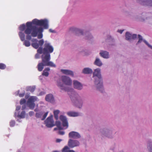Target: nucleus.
I'll return each instance as SVG.
<instances>
[{
  "instance_id": "5fc2aeb1",
  "label": "nucleus",
  "mask_w": 152,
  "mask_h": 152,
  "mask_svg": "<svg viewBox=\"0 0 152 152\" xmlns=\"http://www.w3.org/2000/svg\"><path fill=\"white\" fill-rule=\"evenodd\" d=\"M123 31V30H119L118 31V32H119L121 34Z\"/></svg>"
},
{
  "instance_id": "58836bf2",
  "label": "nucleus",
  "mask_w": 152,
  "mask_h": 152,
  "mask_svg": "<svg viewBox=\"0 0 152 152\" xmlns=\"http://www.w3.org/2000/svg\"><path fill=\"white\" fill-rule=\"evenodd\" d=\"M15 121H11L10 123V126L12 127L14 126L15 125Z\"/></svg>"
},
{
  "instance_id": "e433bc0d",
  "label": "nucleus",
  "mask_w": 152,
  "mask_h": 152,
  "mask_svg": "<svg viewBox=\"0 0 152 152\" xmlns=\"http://www.w3.org/2000/svg\"><path fill=\"white\" fill-rule=\"evenodd\" d=\"M42 115L41 113H36V117L37 118H40Z\"/></svg>"
},
{
  "instance_id": "4c0bfd02",
  "label": "nucleus",
  "mask_w": 152,
  "mask_h": 152,
  "mask_svg": "<svg viewBox=\"0 0 152 152\" xmlns=\"http://www.w3.org/2000/svg\"><path fill=\"white\" fill-rule=\"evenodd\" d=\"M26 102V100L25 99H22L20 101V104H23L25 103Z\"/></svg>"
},
{
  "instance_id": "4468645a",
  "label": "nucleus",
  "mask_w": 152,
  "mask_h": 152,
  "mask_svg": "<svg viewBox=\"0 0 152 152\" xmlns=\"http://www.w3.org/2000/svg\"><path fill=\"white\" fill-rule=\"evenodd\" d=\"M73 84L74 88L78 90H81L83 88V86L82 84L77 80H74Z\"/></svg>"
},
{
  "instance_id": "8fccbe9b",
  "label": "nucleus",
  "mask_w": 152,
  "mask_h": 152,
  "mask_svg": "<svg viewBox=\"0 0 152 152\" xmlns=\"http://www.w3.org/2000/svg\"><path fill=\"white\" fill-rule=\"evenodd\" d=\"M26 108V106L25 105H23L22 106V110H24Z\"/></svg>"
},
{
  "instance_id": "412c9836",
  "label": "nucleus",
  "mask_w": 152,
  "mask_h": 152,
  "mask_svg": "<svg viewBox=\"0 0 152 152\" xmlns=\"http://www.w3.org/2000/svg\"><path fill=\"white\" fill-rule=\"evenodd\" d=\"M67 115L70 117H76L79 115V114L77 112L70 111L67 113Z\"/></svg>"
},
{
  "instance_id": "49530a36",
  "label": "nucleus",
  "mask_w": 152,
  "mask_h": 152,
  "mask_svg": "<svg viewBox=\"0 0 152 152\" xmlns=\"http://www.w3.org/2000/svg\"><path fill=\"white\" fill-rule=\"evenodd\" d=\"M20 108L21 107L20 106H17L16 107V110L18 111L20 109Z\"/></svg>"
},
{
  "instance_id": "864d4df0",
  "label": "nucleus",
  "mask_w": 152,
  "mask_h": 152,
  "mask_svg": "<svg viewBox=\"0 0 152 152\" xmlns=\"http://www.w3.org/2000/svg\"><path fill=\"white\" fill-rule=\"evenodd\" d=\"M49 31L50 32H54V31L52 30V29H50L49 30Z\"/></svg>"
},
{
  "instance_id": "473e14b6",
  "label": "nucleus",
  "mask_w": 152,
  "mask_h": 152,
  "mask_svg": "<svg viewBox=\"0 0 152 152\" xmlns=\"http://www.w3.org/2000/svg\"><path fill=\"white\" fill-rule=\"evenodd\" d=\"M67 75H69L72 77L74 76L73 73L72 71L67 70Z\"/></svg>"
},
{
  "instance_id": "9d476101",
  "label": "nucleus",
  "mask_w": 152,
  "mask_h": 152,
  "mask_svg": "<svg viewBox=\"0 0 152 152\" xmlns=\"http://www.w3.org/2000/svg\"><path fill=\"white\" fill-rule=\"evenodd\" d=\"M68 144L69 147L73 148L78 146L79 145V142L77 140L70 139L68 141Z\"/></svg>"
},
{
  "instance_id": "f3484780",
  "label": "nucleus",
  "mask_w": 152,
  "mask_h": 152,
  "mask_svg": "<svg viewBox=\"0 0 152 152\" xmlns=\"http://www.w3.org/2000/svg\"><path fill=\"white\" fill-rule=\"evenodd\" d=\"M60 119L62 122V125L64 127L66 126V118L63 115H61L59 117Z\"/></svg>"
},
{
  "instance_id": "aec40b11",
  "label": "nucleus",
  "mask_w": 152,
  "mask_h": 152,
  "mask_svg": "<svg viewBox=\"0 0 152 152\" xmlns=\"http://www.w3.org/2000/svg\"><path fill=\"white\" fill-rule=\"evenodd\" d=\"M83 72L84 74H91L92 73V70L88 68H85L83 69Z\"/></svg>"
},
{
  "instance_id": "4be33fe9",
  "label": "nucleus",
  "mask_w": 152,
  "mask_h": 152,
  "mask_svg": "<svg viewBox=\"0 0 152 152\" xmlns=\"http://www.w3.org/2000/svg\"><path fill=\"white\" fill-rule=\"evenodd\" d=\"M50 70V69L49 68L47 67L45 68L43 71V72L42 73V75L46 77L48 76L49 74L48 71H49Z\"/></svg>"
},
{
  "instance_id": "c756f323",
  "label": "nucleus",
  "mask_w": 152,
  "mask_h": 152,
  "mask_svg": "<svg viewBox=\"0 0 152 152\" xmlns=\"http://www.w3.org/2000/svg\"><path fill=\"white\" fill-rule=\"evenodd\" d=\"M86 39H89L92 38V36L88 32L86 33Z\"/></svg>"
},
{
  "instance_id": "7ed1b4c3",
  "label": "nucleus",
  "mask_w": 152,
  "mask_h": 152,
  "mask_svg": "<svg viewBox=\"0 0 152 152\" xmlns=\"http://www.w3.org/2000/svg\"><path fill=\"white\" fill-rule=\"evenodd\" d=\"M42 62L39 63L37 65L38 70L39 72L42 71L43 69L45 66H50L52 67H55L56 65L52 62L50 61L49 56L48 57L46 56L43 57V55L41 56Z\"/></svg>"
},
{
  "instance_id": "603ef678",
  "label": "nucleus",
  "mask_w": 152,
  "mask_h": 152,
  "mask_svg": "<svg viewBox=\"0 0 152 152\" xmlns=\"http://www.w3.org/2000/svg\"><path fill=\"white\" fill-rule=\"evenodd\" d=\"M39 55L38 54H36L35 55V57L36 58H39Z\"/></svg>"
},
{
  "instance_id": "cd10ccee",
  "label": "nucleus",
  "mask_w": 152,
  "mask_h": 152,
  "mask_svg": "<svg viewBox=\"0 0 152 152\" xmlns=\"http://www.w3.org/2000/svg\"><path fill=\"white\" fill-rule=\"evenodd\" d=\"M26 115L25 112V111H22L20 115H18L17 117L19 118H24L25 117Z\"/></svg>"
},
{
  "instance_id": "9b49d317",
  "label": "nucleus",
  "mask_w": 152,
  "mask_h": 152,
  "mask_svg": "<svg viewBox=\"0 0 152 152\" xmlns=\"http://www.w3.org/2000/svg\"><path fill=\"white\" fill-rule=\"evenodd\" d=\"M70 98L73 102H75L76 103L80 102L78 101L79 98V95L77 94H75L74 92L73 93H72V95L70 96Z\"/></svg>"
},
{
  "instance_id": "ea45409f",
  "label": "nucleus",
  "mask_w": 152,
  "mask_h": 152,
  "mask_svg": "<svg viewBox=\"0 0 152 152\" xmlns=\"http://www.w3.org/2000/svg\"><path fill=\"white\" fill-rule=\"evenodd\" d=\"M144 42L147 45L148 47L152 49V46H151L146 40H144Z\"/></svg>"
},
{
  "instance_id": "20e7f679",
  "label": "nucleus",
  "mask_w": 152,
  "mask_h": 152,
  "mask_svg": "<svg viewBox=\"0 0 152 152\" xmlns=\"http://www.w3.org/2000/svg\"><path fill=\"white\" fill-rule=\"evenodd\" d=\"M93 77H95V83L96 85L97 89L102 92L103 90L102 82L100 69L97 68L95 70L93 73Z\"/></svg>"
},
{
  "instance_id": "bf43d9fd",
  "label": "nucleus",
  "mask_w": 152,
  "mask_h": 152,
  "mask_svg": "<svg viewBox=\"0 0 152 152\" xmlns=\"http://www.w3.org/2000/svg\"><path fill=\"white\" fill-rule=\"evenodd\" d=\"M67 128L68 127V123H67Z\"/></svg>"
},
{
  "instance_id": "6e6d98bb",
  "label": "nucleus",
  "mask_w": 152,
  "mask_h": 152,
  "mask_svg": "<svg viewBox=\"0 0 152 152\" xmlns=\"http://www.w3.org/2000/svg\"><path fill=\"white\" fill-rule=\"evenodd\" d=\"M77 106H78V107H79V108H80L81 107H82V104H81H81L80 105V106H78L77 105Z\"/></svg>"
},
{
  "instance_id": "a878e982",
  "label": "nucleus",
  "mask_w": 152,
  "mask_h": 152,
  "mask_svg": "<svg viewBox=\"0 0 152 152\" xmlns=\"http://www.w3.org/2000/svg\"><path fill=\"white\" fill-rule=\"evenodd\" d=\"M26 28V26L24 24H23L20 26L19 29L21 31H25Z\"/></svg>"
},
{
  "instance_id": "13d9d810",
  "label": "nucleus",
  "mask_w": 152,
  "mask_h": 152,
  "mask_svg": "<svg viewBox=\"0 0 152 152\" xmlns=\"http://www.w3.org/2000/svg\"><path fill=\"white\" fill-rule=\"evenodd\" d=\"M53 152H58V151H54Z\"/></svg>"
},
{
  "instance_id": "5701e85b",
  "label": "nucleus",
  "mask_w": 152,
  "mask_h": 152,
  "mask_svg": "<svg viewBox=\"0 0 152 152\" xmlns=\"http://www.w3.org/2000/svg\"><path fill=\"white\" fill-rule=\"evenodd\" d=\"M94 64L95 65L99 66H101L102 64L101 61L98 58H96Z\"/></svg>"
},
{
  "instance_id": "bb28decb",
  "label": "nucleus",
  "mask_w": 152,
  "mask_h": 152,
  "mask_svg": "<svg viewBox=\"0 0 152 152\" xmlns=\"http://www.w3.org/2000/svg\"><path fill=\"white\" fill-rule=\"evenodd\" d=\"M59 113V111L56 110L54 111V115L56 119L58 120V114Z\"/></svg>"
},
{
  "instance_id": "c9c22d12",
  "label": "nucleus",
  "mask_w": 152,
  "mask_h": 152,
  "mask_svg": "<svg viewBox=\"0 0 152 152\" xmlns=\"http://www.w3.org/2000/svg\"><path fill=\"white\" fill-rule=\"evenodd\" d=\"M138 38L139 39V40L138 41V42L137 43V44L138 43H140L142 41V37L139 34L138 35Z\"/></svg>"
},
{
  "instance_id": "ddd939ff",
  "label": "nucleus",
  "mask_w": 152,
  "mask_h": 152,
  "mask_svg": "<svg viewBox=\"0 0 152 152\" xmlns=\"http://www.w3.org/2000/svg\"><path fill=\"white\" fill-rule=\"evenodd\" d=\"M69 136L70 138L74 139L78 138L80 137V136L78 133L74 131L70 132Z\"/></svg>"
},
{
  "instance_id": "f257e3e1",
  "label": "nucleus",
  "mask_w": 152,
  "mask_h": 152,
  "mask_svg": "<svg viewBox=\"0 0 152 152\" xmlns=\"http://www.w3.org/2000/svg\"><path fill=\"white\" fill-rule=\"evenodd\" d=\"M33 43L31 44V46L34 48L37 49V52L38 53L43 54V57L49 56L50 60V54L53 51L54 48L47 41H45L44 45V48L42 46L44 43V41L43 39L38 41L36 39H33L31 40Z\"/></svg>"
},
{
  "instance_id": "423d86ee",
  "label": "nucleus",
  "mask_w": 152,
  "mask_h": 152,
  "mask_svg": "<svg viewBox=\"0 0 152 152\" xmlns=\"http://www.w3.org/2000/svg\"><path fill=\"white\" fill-rule=\"evenodd\" d=\"M37 98L36 96H31L29 97L27 101V104L31 109H33L35 106L34 102L37 100Z\"/></svg>"
},
{
  "instance_id": "0eeeda50",
  "label": "nucleus",
  "mask_w": 152,
  "mask_h": 152,
  "mask_svg": "<svg viewBox=\"0 0 152 152\" xmlns=\"http://www.w3.org/2000/svg\"><path fill=\"white\" fill-rule=\"evenodd\" d=\"M46 126L48 128H50L55 126L53 119V116L51 115L48 117L45 121Z\"/></svg>"
},
{
  "instance_id": "09e8293b",
  "label": "nucleus",
  "mask_w": 152,
  "mask_h": 152,
  "mask_svg": "<svg viewBox=\"0 0 152 152\" xmlns=\"http://www.w3.org/2000/svg\"><path fill=\"white\" fill-rule=\"evenodd\" d=\"M61 141H62L61 140L59 139H57L56 140V142H59Z\"/></svg>"
},
{
  "instance_id": "f704fd0d",
  "label": "nucleus",
  "mask_w": 152,
  "mask_h": 152,
  "mask_svg": "<svg viewBox=\"0 0 152 152\" xmlns=\"http://www.w3.org/2000/svg\"><path fill=\"white\" fill-rule=\"evenodd\" d=\"M48 113V112H47L45 113L43 115L42 118H41L42 120H44L46 118L47 116Z\"/></svg>"
},
{
  "instance_id": "c85d7f7f",
  "label": "nucleus",
  "mask_w": 152,
  "mask_h": 152,
  "mask_svg": "<svg viewBox=\"0 0 152 152\" xmlns=\"http://www.w3.org/2000/svg\"><path fill=\"white\" fill-rule=\"evenodd\" d=\"M35 87L34 86H30L28 88L27 91H30L31 92H33L35 90Z\"/></svg>"
},
{
  "instance_id": "1a4fd4ad",
  "label": "nucleus",
  "mask_w": 152,
  "mask_h": 152,
  "mask_svg": "<svg viewBox=\"0 0 152 152\" xmlns=\"http://www.w3.org/2000/svg\"><path fill=\"white\" fill-rule=\"evenodd\" d=\"M137 2L144 6H152V0H137Z\"/></svg>"
},
{
  "instance_id": "2f4dec72",
  "label": "nucleus",
  "mask_w": 152,
  "mask_h": 152,
  "mask_svg": "<svg viewBox=\"0 0 152 152\" xmlns=\"http://www.w3.org/2000/svg\"><path fill=\"white\" fill-rule=\"evenodd\" d=\"M72 80L67 77V85H71L72 84Z\"/></svg>"
},
{
  "instance_id": "39448f33",
  "label": "nucleus",
  "mask_w": 152,
  "mask_h": 152,
  "mask_svg": "<svg viewBox=\"0 0 152 152\" xmlns=\"http://www.w3.org/2000/svg\"><path fill=\"white\" fill-rule=\"evenodd\" d=\"M32 23V24L42 26L44 29H48V21L46 19L38 20L37 19H35L33 20L32 22H30Z\"/></svg>"
},
{
  "instance_id": "dca6fc26",
  "label": "nucleus",
  "mask_w": 152,
  "mask_h": 152,
  "mask_svg": "<svg viewBox=\"0 0 152 152\" xmlns=\"http://www.w3.org/2000/svg\"><path fill=\"white\" fill-rule=\"evenodd\" d=\"M45 99L47 101L50 102H53L54 101V97L52 94H49L47 95L45 97Z\"/></svg>"
},
{
  "instance_id": "37998d69",
  "label": "nucleus",
  "mask_w": 152,
  "mask_h": 152,
  "mask_svg": "<svg viewBox=\"0 0 152 152\" xmlns=\"http://www.w3.org/2000/svg\"><path fill=\"white\" fill-rule=\"evenodd\" d=\"M62 152H66V146H65L62 150Z\"/></svg>"
},
{
  "instance_id": "2eb2a0df",
  "label": "nucleus",
  "mask_w": 152,
  "mask_h": 152,
  "mask_svg": "<svg viewBox=\"0 0 152 152\" xmlns=\"http://www.w3.org/2000/svg\"><path fill=\"white\" fill-rule=\"evenodd\" d=\"M70 30L76 33L78 36L83 34V32L82 30L75 27H71L70 28Z\"/></svg>"
},
{
  "instance_id": "7c9ffc66",
  "label": "nucleus",
  "mask_w": 152,
  "mask_h": 152,
  "mask_svg": "<svg viewBox=\"0 0 152 152\" xmlns=\"http://www.w3.org/2000/svg\"><path fill=\"white\" fill-rule=\"evenodd\" d=\"M148 148L150 150L149 152H152V142L150 141H149L148 142Z\"/></svg>"
},
{
  "instance_id": "b1692460",
  "label": "nucleus",
  "mask_w": 152,
  "mask_h": 152,
  "mask_svg": "<svg viewBox=\"0 0 152 152\" xmlns=\"http://www.w3.org/2000/svg\"><path fill=\"white\" fill-rule=\"evenodd\" d=\"M19 35L21 40L23 41L25 40V35L22 32H20L19 33Z\"/></svg>"
},
{
  "instance_id": "4d7b16f0",
  "label": "nucleus",
  "mask_w": 152,
  "mask_h": 152,
  "mask_svg": "<svg viewBox=\"0 0 152 152\" xmlns=\"http://www.w3.org/2000/svg\"><path fill=\"white\" fill-rule=\"evenodd\" d=\"M67 92H69V91H68V89H67Z\"/></svg>"
},
{
  "instance_id": "f8f14e48",
  "label": "nucleus",
  "mask_w": 152,
  "mask_h": 152,
  "mask_svg": "<svg viewBox=\"0 0 152 152\" xmlns=\"http://www.w3.org/2000/svg\"><path fill=\"white\" fill-rule=\"evenodd\" d=\"M31 36L29 35V34H27L26 36V40H24L23 45L27 47H28L31 45V43L29 41L31 40Z\"/></svg>"
},
{
  "instance_id": "a19ab883",
  "label": "nucleus",
  "mask_w": 152,
  "mask_h": 152,
  "mask_svg": "<svg viewBox=\"0 0 152 152\" xmlns=\"http://www.w3.org/2000/svg\"><path fill=\"white\" fill-rule=\"evenodd\" d=\"M137 37V35L136 34H134L132 35V39H134Z\"/></svg>"
},
{
  "instance_id": "a211bd4d",
  "label": "nucleus",
  "mask_w": 152,
  "mask_h": 152,
  "mask_svg": "<svg viewBox=\"0 0 152 152\" xmlns=\"http://www.w3.org/2000/svg\"><path fill=\"white\" fill-rule=\"evenodd\" d=\"M55 124L57 126V128H54V130L55 131L57 130H60L63 129V128L61 127V123L60 122L58 121H56Z\"/></svg>"
},
{
  "instance_id": "72a5a7b5",
  "label": "nucleus",
  "mask_w": 152,
  "mask_h": 152,
  "mask_svg": "<svg viewBox=\"0 0 152 152\" xmlns=\"http://www.w3.org/2000/svg\"><path fill=\"white\" fill-rule=\"evenodd\" d=\"M6 65L3 63H0V69H4L6 68Z\"/></svg>"
},
{
  "instance_id": "f03ea898",
  "label": "nucleus",
  "mask_w": 152,
  "mask_h": 152,
  "mask_svg": "<svg viewBox=\"0 0 152 152\" xmlns=\"http://www.w3.org/2000/svg\"><path fill=\"white\" fill-rule=\"evenodd\" d=\"M26 26L27 28L25 31V34H31V36L33 37L37 36L39 39H41L42 37V33L43 30L42 28H38L36 26H32V23L29 22L26 23Z\"/></svg>"
},
{
  "instance_id": "de8ad7c7",
  "label": "nucleus",
  "mask_w": 152,
  "mask_h": 152,
  "mask_svg": "<svg viewBox=\"0 0 152 152\" xmlns=\"http://www.w3.org/2000/svg\"><path fill=\"white\" fill-rule=\"evenodd\" d=\"M69 148L67 146V150L69 149ZM67 152H75L74 151L72 150H67Z\"/></svg>"
},
{
  "instance_id": "3c124183",
  "label": "nucleus",
  "mask_w": 152,
  "mask_h": 152,
  "mask_svg": "<svg viewBox=\"0 0 152 152\" xmlns=\"http://www.w3.org/2000/svg\"><path fill=\"white\" fill-rule=\"evenodd\" d=\"M29 113L30 115L31 116L34 113V112H29Z\"/></svg>"
},
{
  "instance_id": "393cba45",
  "label": "nucleus",
  "mask_w": 152,
  "mask_h": 152,
  "mask_svg": "<svg viewBox=\"0 0 152 152\" xmlns=\"http://www.w3.org/2000/svg\"><path fill=\"white\" fill-rule=\"evenodd\" d=\"M126 39L127 40H130L132 39V35L128 32L126 33Z\"/></svg>"
},
{
  "instance_id": "6e6552de",
  "label": "nucleus",
  "mask_w": 152,
  "mask_h": 152,
  "mask_svg": "<svg viewBox=\"0 0 152 152\" xmlns=\"http://www.w3.org/2000/svg\"><path fill=\"white\" fill-rule=\"evenodd\" d=\"M62 84L58 83V86L62 90H64L66 91V77L62 76Z\"/></svg>"
},
{
  "instance_id": "6ab92c4d",
  "label": "nucleus",
  "mask_w": 152,
  "mask_h": 152,
  "mask_svg": "<svg viewBox=\"0 0 152 152\" xmlns=\"http://www.w3.org/2000/svg\"><path fill=\"white\" fill-rule=\"evenodd\" d=\"M100 56L102 57L107 58L109 57V53L106 51H103L100 53Z\"/></svg>"
},
{
  "instance_id": "a18cd8bd",
  "label": "nucleus",
  "mask_w": 152,
  "mask_h": 152,
  "mask_svg": "<svg viewBox=\"0 0 152 152\" xmlns=\"http://www.w3.org/2000/svg\"><path fill=\"white\" fill-rule=\"evenodd\" d=\"M24 95H25V93H22V94H19V97H23V96H24Z\"/></svg>"
},
{
  "instance_id": "79ce46f5",
  "label": "nucleus",
  "mask_w": 152,
  "mask_h": 152,
  "mask_svg": "<svg viewBox=\"0 0 152 152\" xmlns=\"http://www.w3.org/2000/svg\"><path fill=\"white\" fill-rule=\"evenodd\" d=\"M61 71L63 73L66 74V70L61 69Z\"/></svg>"
},
{
  "instance_id": "c03bdc74",
  "label": "nucleus",
  "mask_w": 152,
  "mask_h": 152,
  "mask_svg": "<svg viewBox=\"0 0 152 152\" xmlns=\"http://www.w3.org/2000/svg\"><path fill=\"white\" fill-rule=\"evenodd\" d=\"M58 134L60 135H63L64 134V132L63 131H59L58 132Z\"/></svg>"
}]
</instances>
